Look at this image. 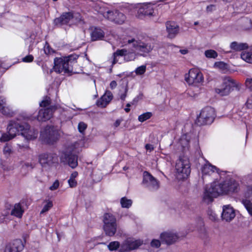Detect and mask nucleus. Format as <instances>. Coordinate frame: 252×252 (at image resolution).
Instances as JSON below:
<instances>
[{
  "mask_svg": "<svg viewBox=\"0 0 252 252\" xmlns=\"http://www.w3.org/2000/svg\"><path fill=\"white\" fill-rule=\"evenodd\" d=\"M240 189L239 182L232 178L226 179L220 183H213L205 187L203 200L209 203L212 202L214 197L220 195L237 193Z\"/></svg>",
  "mask_w": 252,
  "mask_h": 252,
  "instance_id": "f257e3e1",
  "label": "nucleus"
},
{
  "mask_svg": "<svg viewBox=\"0 0 252 252\" xmlns=\"http://www.w3.org/2000/svg\"><path fill=\"white\" fill-rule=\"evenodd\" d=\"M76 56L70 55L63 58L54 59V69L58 73H68L75 72L73 66L76 63Z\"/></svg>",
  "mask_w": 252,
  "mask_h": 252,
  "instance_id": "f03ea898",
  "label": "nucleus"
},
{
  "mask_svg": "<svg viewBox=\"0 0 252 252\" xmlns=\"http://www.w3.org/2000/svg\"><path fill=\"white\" fill-rule=\"evenodd\" d=\"M190 166L189 159L186 157H180L175 165L176 178L179 180L187 178L190 173Z\"/></svg>",
  "mask_w": 252,
  "mask_h": 252,
  "instance_id": "7ed1b4c3",
  "label": "nucleus"
},
{
  "mask_svg": "<svg viewBox=\"0 0 252 252\" xmlns=\"http://www.w3.org/2000/svg\"><path fill=\"white\" fill-rule=\"evenodd\" d=\"M59 131L53 126H46L41 131L40 138L43 142L53 144L59 139Z\"/></svg>",
  "mask_w": 252,
  "mask_h": 252,
  "instance_id": "20e7f679",
  "label": "nucleus"
},
{
  "mask_svg": "<svg viewBox=\"0 0 252 252\" xmlns=\"http://www.w3.org/2000/svg\"><path fill=\"white\" fill-rule=\"evenodd\" d=\"M215 117L214 109L211 107H206L201 110L195 123L198 126L210 125L214 122Z\"/></svg>",
  "mask_w": 252,
  "mask_h": 252,
  "instance_id": "39448f33",
  "label": "nucleus"
},
{
  "mask_svg": "<svg viewBox=\"0 0 252 252\" xmlns=\"http://www.w3.org/2000/svg\"><path fill=\"white\" fill-rule=\"evenodd\" d=\"M103 229L106 234L113 236L116 233L117 228L116 219L110 213H105L103 216Z\"/></svg>",
  "mask_w": 252,
  "mask_h": 252,
  "instance_id": "423d86ee",
  "label": "nucleus"
},
{
  "mask_svg": "<svg viewBox=\"0 0 252 252\" xmlns=\"http://www.w3.org/2000/svg\"><path fill=\"white\" fill-rule=\"evenodd\" d=\"M239 83L229 76H226L223 79L221 86L216 89V92L221 96H225L229 94L234 88H237Z\"/></svg>",
  "mask_w": 252,
  "mask_h": 252,
  "instance_id": "0eeeda50",
  "label": "nucleus"
},
{
  "mask_svg": "<svg viewBox=\"0 0 252 252\" xmlns=\"http://www.w3.org/2000/svg\"><path fill=\"white\" fill-rule=\"evenodd\" d=\"M185 79L189 85L199 86L204 81V77L199 70L192 68L185 75Z\"/></svg>",
  "mask_w": 252,
  "mask_h": 252,
  "instance_id": "6e6552de",
  "label": "nucleus"
},
{
  "mask_svg": "<svg viewBox=\"0 0 252 252\" xmlns=\"http://www.w3.org/2000/svg\"><path fill=\"white\" fill-rule=\"evenodd\" d=\"M127 43L129 45L132 44L134 49L140 52V55L143 56H145L146 54L151 51L153 48V46L151 43L135 38L128 39Z\"/></svg>",
  "mask_w": 252,
  "mask_h": 252,
  "instance_id": "1a4fd4ad",
  "label": "nucleus"
},
{
  "mask_svg": "<svg viewBox=\"0 0 252 252\" xmlns=\"http://www.w3.org/2000/svg\"><path fill=\"white\" fill-rule=\"evenodd\" d=\"M61 161L64 164L74 169L78 165V157L68 148L63 152L61 156Z\"/></svg>",
  "mask_w": 252,
  "mask_h": 252,
  "instance_id": "9d476101",
  "label": "nucleus"
},
{
  "mask_svg": "<svg viewBox=\"0 0 252 252\" xmlns=\"http://www.w3.org/2000/svg\"><path fill=\"white\" fill-rule=\"evenodd\" d=\"M38 161L42 167H47L52 166L54 164L57 163L58 158L55 153H43L39 156Z\"/></svg>",
  "mask_w": 252,
  "mask_h": 252,
  "instance_id": "9b49d317",
  "label": "nucleus"
},
{
  "mask_svg": "<svg viewBox=\"0 0 252 252\" xmlns=\"http://www.w3.org/2000/svg\"><path fill=\"white\" fill-rule=\"evenodd\" d=\"M142 185L152 191L156 190L159 187L158 181L147 171L143 173Z\"/></svg>",
  "mask_w": 252,
  "mask_h": 252,
  "instance_id": "f8f14e48",
  "label": "nucleus"
},
{
  "mask_svg": "<svg viewBox=\"0 0 252 252\" xmlns=\"http://www.w3.org/2000/svg\"><path fill=\"white\" fill-rule=\"evenodd\" d=\"M124 57V60L126 62L133 61L136 57V55L134 53H127L126 49L117 50L113 55L112 64H114L118 62L117 58L118 57Z\"/></svg>",
  "mask_w": 252,
  "mask_h": 252,
  "instance_id": "ddd939ff",
  "label": "nucleus"
},
{
  "mask_svg": "<svg viewBox=\"0 0 252 252\" xmlns=\"http://www.w3.org/2000/svg\"><path fill=\"white\" fill-rule=\"evenodd\" d=\"M24 123L19 122L18 120L10 121L7 126L8 133L9 135L14 138L19 132L21 134L22 129L24 128Z\"/></svg>",
  "mask_w": 252,
  "mask_h": 252,
  "instance_id": "4468645a",
  "label": "nucleus"
},
{
  "mask_svg": "<svg viewBox=\"0 0 252 252\" xmlns=\"http://www.w3.org/2000/svg\"><path fill=\"white\" fill-rule=\"evenodd\" d=\"M104 17L111 21L119 24L123 23L125 20V16L122 13L119 12L117 10H108L104 13Z\"/></svg>",
  "mask_w": 252,
  "mask_h": 252,
  "instance_id": "2eb2a0df",
  "label": "nucleus"
},
{
  "mask_svg": "<svg viewBox=\"0 0 252 252\" xmlns=\"http://www.w3.org/2000/svg\"><path fill=\"white\" fill-rule=\"evenodd\" d=\"M57 107L51 106L49 108L41 109L38 112L37 119L38 121L45 122L49 120L52 116L53 112Z\"/></svg>",
  "mask_w": 252,
  "mask_h": 252,
  "instance_id": "dca6fc26",
  "label": "nucleus"
},
{
  "mask_svg": "<svg viewBox=\"0 0 252 252\" xmlns=\"http://www.w3.org/2000/svg\"><path fill=\"white\" fill-rule=\"evenodd\" d=\"M244 195L246 199L242 201L249 214L252 217V186L247 187Z\"/></svg>",
  "mask_w": 252,
  "mask_h": 252,
  "instance_id": "f3484780",
  "label": "nucleus"
},
{
  "mask_svg": "<svg viewBox=\"0 0 252 252\" xmlns=\"http://www.w3.org/2000/svg\"><path fill=\"white\" fill-rule=\"evenodd\" d=\"M21 135L28 140H32L37 138L38 131L34 128L31 129L30 126L27 123H24Z\"/></svg>",
  "mask_w": 252,
  "mask_h": 252,
  "instance_id": "a211bd4d",
  "label": "nucleus"
},
{
  "mask_svg": "<svg viewBox=\"0 0 252 252\" xmlns=\"http://www.w3.org/2000/svg\"><path fill=\"white\" fill-rule=\"evenodd\" d=\"M142 244L140 240L127 239L121 246V252H126L138 248Z\"/></svg>",
  "mask_w": 252,
  "mask_h": 252,
  "instance_id": "6ab92c4d",
  "label": "nucleus"
},
{
  "mask_svg": "<svg viewBox=\"0 0 252 252\" xmlns=\"http://www.w3.org/2000/svg\"><path fill=\"white\" fill-rule=\"evenodd\" d=\"M23 248L22 241L20 239H16L6 246L4 252H20Z\"/></svg>",
  "mask_w": 252,
  "mask_h": 252,
  "instance_id": "aec40b11",
  "label": "nucleus"
},
{
  "mask_svg": "<svg viewBox=\"0 0 252 252\" xmlns=\"http://www.w3.org/2000/svg\"><path fill=\"white\" fill-rule=\"evenodd\" d=\"M235 217V213L234 209L229 205L223 206L221 214L222 219L227 222L231 221Z\"/></svg>",
  "mask_w": 252,
  "mask_h": 252,
  "instance_id": "412c9836",
  "label": "nucleus"
},
{
  "mask_svg": "<svg viewBox=\"0 0 252 252\" xmlns=\"http://www.w3.org/2000/svg\"><path fill=\"white\" fill-rule=\"evenodd\" d=\"M73 17V14L71 12L63 13L60 17L54 20V23L58 26L67 25L69 23Z\"/></svg>",
  "mask_w": 252,
  "mask_h": 252,
  "instance_id": "4be33fe9",
  "label": "nucleus"
},
{
  "mask_svg": "<svg viewBox=\"0 0 252 252\" xmlns=\"http://www.w3.org/2000/svg\"><path fill=\"white\" fill-rule=\"evenodd\" d=\"M113 97L112 93L110 91H107L97 100L96 105L99 107L104 108L110 103Z\"/></svg>",
  "mask_w": 252,
  "mask_h": 252,
  "instance_id": "5701e85b",
  "label": "nucleus"
},
{
  "mask_svg": "<svg viewBox=\"0 0 252 252\" xmlns=\"http://www.w3.org/2000/svg\"><path fill=\"white\" fill-rule=\"evenodd\" d=\"M178 238L177 234L173 232H165L160 235L161 241L168 245L176 242Z\"/></svg>",
  "mask_w": 252,
  "mask_h": 252,
  "instance_id": "b1692460",
  "label": "nucleus"
},
{
  "mask_svg": "<svg viewBox=\"0 0 252 252\" xmlns=\"http://www.w3.org/2000/svg\"><path fill=\"white\" fill-rule=\"evenodd\" d=\"M0 112L8 117H12L14 115L13 111L6 105L5 98L2 96H0Z\"/></svg>",
  "mask_w": 252,
  "mask_h": 252,
  "instance_id": "393cba45",
  "label": "nucleus"
},
{
  "mask_svg": "<svg viewBox=\"0 0 252 252\" xmlns=\"http://www.w3.org/2000/svg\"><path fill=\"white\" fill-rule=\"evenodd\" d=\"M168 36L173 38L177 35L179 31V27L174 22H167L166 24Z\"/></svg>",
  "mask_w": 252,
  "mask_h": 252,
  "instance_id": "a878e982",
  "label": "nucleus"
},
{
  "mask_svg": "<svg viewBox=\"0 0 252 252\" xmlns=\"http://www.w3.org/2000/svg\"><path fill=\"white\" fill-rule=\"evenodd\" d=\"M178 148L184 153H186L189 150V138L187 135H183L179 139L177 143Z\"/></svg>",
  "mask_w": 252,
  "mask_h": 252,
  "instance_id": "bb28decb",
  "label": "nucleus"
},
{
  "mask_svg": "<svg viewBox=\"0 0 252 252\" xmlns=\"http://www.w3.org/2000/svg\"><path fill=\"white\" fill-rule=\"evenodd\" d=\"M219 171V169L216 166L212 165L209 162H207L202 167V172L203 175H211L215 172L220 173Z\"/></svg>",
  "mask_w": 252,
  "mask_h": 252,
  "instance_id": "cd10ccee",
  "label": "nucleus"
},
{
  "mask_svg": "<svg viewBox=\"0 0 252 252\" xmlns=\"http://www.w3.org/2000/svg\"><path fill=\"white\" fill-rule=\"evenodd\" d=\"M104 33L100 29L95 28L91 33L93 40H100L104 37Z\"/></svg>",
  "mask_w": 252,
  "mask_h": 252,
  "instance_id": "c85d7f7f",
  "label": "nucleus"
},
{
  "mask_svg": "<svg viewBox=\"0 0 252 252\" xmlns=\"http://www.w3.org/2000/svg\"><path fill=\"white\" fill-rule=\"evenodd\" d=\"M23 213L24 210L22 208L21 205L19 203H17L15 204L10 214L20 218L22 217Z\"/></svg>",
  "mask_w": 252,
  "mask_h": 252,
  "instance_id": "c756f323",
  "label": "nucleus"
},
{
  "mask_svg": "<svg viewBox=\"0 0 252 252\" xmlns=\"http://www.w3.org/2000/svg\"><path fill=\"white\" fill-rule=\"evenodd\" d=\"M230 48L236 51H240L248 47L246 43H238L236 41L232 42L230 44Z\"/></svg>",
  "mask_w": 252,
  "mask_h": 252,
  "instance_id": "7c9ffc66",
  "label": "nucleus"
},
{
  "mask_svg": "<svg viewBox=\"0 0 252 252\" xmlns=\"http://www.w3.org/2000/svg\"><path fill=\"white\" fill-rule=\"evenodd\" d=\"M241 58L249 63H252V50L243 52L241 55Z\"/></svg>",
  "mask_w": 252,
  "mask_h": 252,
  "instance_id": "2f4dec72",
  "label": "nucleus"
},
{
  "mask_svg": "<svg viewBox=\"0 0 252 252\" xmlns=\"http://www.w3.org/2000/svg\"><path fill=\"white\" fill-rule=\"evenodd\" d=\"M121 204L123 208H129L132 203L131 199H128L126 197H122L121 199Z\"/></svg>",
  "mask_w": 252,
  "mask_h": 252,
  "instance_id": "473e14b6",
  "label": "nucleus"
},
{
  "mask_svg": "<svg viewBox=\"0 0 252 252\" xmlns=\"http://www.w3.org/2000/svg\"><path fill=\"white\" fill-rule=\"evenodd\" d=\"M152 116L153 114L152 112H147L139 115L138 116V120L139 122L142 123L150 119Z\"/></svg>",
  "mask_w": 252,
  "mask_h": 252,
  "instance_id": "72a5a7b5",
  "label": "nucleus"
},
{
  "mask_svg": "<svg viewBox=\"0 0 252 252\" xmlns=\"http://www.w3.org/2000/svg\"><path fill=\"white\" fill-rule=\"evenodd\" d=\"M140 12L145 15L152 16L154 13V10L151 6H148L146 8L140 9Z\"/></svg>",
  "mask_w": 252,
  "mask_h": 252,
  "instance_id": "f704fd0d",
  "label": "nucleus"
},
{
  "mask_svg": "<svg viewBox=\"0 0 252 252\" xmlns=\"http://www.w3.org/2000/svg\"><path fill=\"white\" fill-rule=\"evenodd\" d=\"M46 204L43 207V209L40 212V214H44V213L48 211L53 207V202L51 201H46Z\"/></svg>",
  "mask_w": 252,
  "mask_h": 252,
  "instance_id": "c9c22d12",
  "label": "nucleus"
},
{
  "mask_svg": "<svg viewBox=\"0 0 252 252\" xmlns=\"http://www.w3.org/2000/svg\"><path fill=\"white\" fill-rule=\"evenodd\" d=\"M120 247V243L118 241L111 242L108 245V248L110 251L117 250Z\"/></svg>",
  "mask_w": 252,
  "mask_h": 252,
  "instance_id": "e433bc0d",
  "label": "nucleus"
},
{
  "mask_svg": "<svg viewBox=\"0 0 252 252\" xmlns=\"http://www.w3.org/2000/svg\"><path fill=\"white\" fill-rule=\"evenodd\" d=\"M205 55L208 58H216L218 56V53L213 50H208L205 52Z\"/></svg>",
  "mask_w": 252,
  "mask_h": 252,
  "instance_id": "4c0bfd02",
  "label": "nucleus"
},
{
  "mask_svg": "<svg viewBox=\"0 0 252 252\" xmlns=\"http://www.w3.org/2000/svg\"><path fill=\"white\" fill-rule=\"evenodd\" d=\"M9 217V213L5 212L0 216V221L2 222L7 223L10 220Z\"/></svg>",
  "mask_w": 252,
  "mask_h": 252,
  "instance_id": "58836bf2",
  "label": "nucleus"
},
{
  "mask_svg": "<svg viewBox=\"0 0 252 252\" xmlns=\"http://www.w3.org/2000/svg\"><path fill=\"white\" fill-rule=\"evenodd\" d=\"M146 70V66L145 65H141L135 70V72L137 75H143L145 73Z\"/></svg>",
  "mask_w": 252,
  "mask_h": 252,
  "instance_id": "ea45409f",
  "label": "nucleus"
},
{
  "mask_svg": "<svg viewBox=\"0 0 252 252\" xmlns=\"http://www.w3.org/2000/svg\"><path fill=\"white\" fill-rule=\"evenodd\" d=\"M3 153L5 156H9L12 153L11 146L6 144L3 148Z\"/></svg>",
  "mask_w": 252,
  "mask_h": 252,
  "instance_id": "a19ab883",
  "label": "nucleus"
},
{
  "mask_svg": "<svg viewBox=\"0 0 252 252\" xmlns=\"http://www.w3.org/2000/svg\"><path fill=\"white\" fill-rule=\"evenodd\" d=\"M51 103V99L49 97L45 96L43 100L40 103L41 107H46L49 106Z\"/></svg>",
  "mask_w": 252,
  "mask_h": 252,
  "instance_id": "79ce46f5",
  "label": "nucleus"
},
{
  "mask_svg": "<svg viewBox=\"0 0 252 252\" xmlns=\"http://www.w3.org/2000/svg\"><path fill=\"white\" fill-rule=\"evenodd\" d=\"M13 138L9 134H7L6 133L3 134L1 137L0 138V141L2 142H4L10 140L11 139Z\"/></svg>",
  "mask_w": 252,
  "mask_h": 252,
  "instance_id": "37998d69",
  "label": "nucleus"
},
{
  "mask_svg": "<svg viewBox=\"0 0 252 252\" xmlns=\"http://www.w3.org/2000/svg\"><path fill=\"white\" fill-rule=\"evenodd\" d=\"M87 127V125L83 122L79 123L78 126V130L81 133L83 132Z\"/></svg>",
  "mask_w": 252,
  "mask_h": 252,
  "instance_id": "c03bdc74",
  "label": "nucleus"
},
{
  "mask_svg": "<svg viewBox=\"0 0 252 252\" xmlns=\"http://www.w3.org/2000/svg\"><path fill=\"white\" fill-rule=\"evenodd\" d=\"M33 57L32 55H29L22 59V61L25 63H31L33 60Z\"/></svg>",
  "mask_w": 252,
  "mask_h": 252,
  "instance_id": "a18cd8bd",
  "label": "nucleus"
},
{
  "mask_svg": "<svg viewBox=\"0 0 252 252\" xmlns=\"http://www.w3.org/2000/svg\"><path fill=\"white\" fill-rule=\"evenodd\" d=\"M59 185L60 183L59 181L57 180L54 182L53 185L50 187L49 189L51 190H55L59 188Z\"/></svg>",
  "mask_w": 252,
  "mask_h": 252,
  "instance_id": "49530a36",
  "label": "nucleus"
},
{
  "mask_svg": "<svg viewBox=\"0 0 252 252\" xmlns=\"http://www.w3.org/2000/svg\"><path fill=\"white\" fill-rule=\"evenodd\" d=\"M246 106L249 109H252V94L248 97Z\"/></svg>",
  "mask_w": 252,
  "mask_h": 252,
  "instance_id": "de8ad7c7",
  "label": "nucleus"
},
{
  "mask_svg": "<svg viewBox=\"0 0 252 252\" xmlns=\"http://www.w3.org/2000/svg\"><path fill=\"white\" fill-rule=\"evenodd\" d=\"M208 214L209 216V219L212 220H215L217 218L216 214L212 211H209Z\"/></svg>",
  "mask_w": 252,
  "mask_h": 252,
  "instance_id": "09e8293b",
  "label": "nucleus"
},
{
  "mask_svg": "<svg viewBox=\"0 0 252 252\" xmlns=\"http://www.w3.org/2000/svg\"><path fill=\"white\" fill-rule=\"evenodd\" d=\"M151 246L158 248L160 246V242L158 240H153L151 243Z\"/></svg>",
  "mask_w": 252,
  "mask_h": 252,
  "instance_id": "8fccbe9b",
  "label": "nucleus"
},
{
  "mask_svg": "<svg viewBox=\"0 0 252 252\" xmlns=\"http://www.w3.org/2000/svg\"><path fill=\"white\" fill-rule=\"evenodd\" d=\"M215 65L218 68L222 69L226 68V64L222 62L215 63Z\"/></svg>",
  "mask_w": 252,
  "mask_h": 252,
  "instance_id": "3c124183",
  "label": "nucleus"
},
{
  "mask_svg": "<svg viewBox=\"0 0 252 252\" xmlns=\"http://www.w3.org/2000/svg\"><path fill=\"white\" fill-rule=\"evenodd\" d=\"M68 183L70 188H74L77 185V182L75 179L69 178L68 180Z\"/></svg>",
  "mask_w": 252,
  "mask_h": 252,
  "instance_id": "603ef678",
  "label": "nucleus"
},
{
  "mask_svg": "<svg viewBox=\"0 0 252 252\" xmlns=\"http://www.w3.org/2000/svg\"><path fill=\"white\" fill-rule=\"evenodd\" d=\"M245 84L247 88L252 90V78H247L245 81Z\"/></svg>",
  "mask_w": 252,
  "mask_h": 252,
  "instance_id": "864d4df0",
  "label": "nucleus"
},
{
  "mask_svg": "<svg viewBox=\"0 0 252 252\" xmlns=\"http://www.w3.org/2000/svg\"><path fill=\"white\" fill-rule=\"evenodd\" d=\"M216 9V6L214 4H211L206 7V11L207 12H211Z\"/></svg>",
  "mask_w": 252,
  "mask_h": 252,
  "instance_id": "5fc2aeb1",
  "label": "nucleus"
},
{
  "mask_svg": "<svg viewBox=\"0 0 252 252\" xmlns=\"http://www.w3.org/2000/svg\"><path fill=\"white\" fill-rule=\"evenodd\" d=\"M18 147V151L20 152H22L23 150H27L29 148V146L28 145H21L17 144Z\"/></svg>",
  "mask_w": 252,
  "mask_h": 252,
  "instance_id": "6e6d98bb",
  "label": "nucleus"
},
{
  "mask_svg": "<svg viewBox=\"0 0 252 252\" xmlns=\"http://www.w3.org/2000/svg\"><path fill=\"white\" fill-rule=\"evenodd\" d=\"M50 48L49 44L47 42H46L45 45L44 46V51L45 54H49L51 52L50 51Z\"/></svg>",
  "mask_w": 252,
  "mask_h": 252,
  "instance_id": "4d7b16f0",
  "label": "nucleus"
},
{
  "mask_svg": "<svg viewBox=\"0 0 252 252\" xmlns=\"http://www.w3.org/2000/svg\"><path fill=\"white\" fill-rule=\"evenodd\" d=\"M123 121V119L121 118V119H117L116 122H115V123L114 124V126L115 127H118L120 124L121 123V122Z\"/></svg>",
  "mask_w": 252,
  "mask_h": 252,
  "instance_id": "13d9d810",
  "label": "nucleus"
},
{
  "mask_svg": "<svg viewBox=\"0 0 252 252\" xmlns=\"http://www.w3.org/2000/svg\"><path fill=\"white\" fill-rule=\"evenodd\" d=\"M25 166L28 168L30 169H32L34 167V164L31 163V162H26L24 164Z\"/></svg>",
  "mask_w": 252,
  "mask_h": 252,
  "instance_id": "bf43d9fd",
  "label": "nucleus"
},
{
  "mask_svg": "<svg viewBox=\"0 0 252 252\" xmlns=\"http://www.w3.org/2000/svg\"><path fill=\"white\" fill-rule=\"evenodd\" d=\"M145 148L147 151H149L150 152L154 150L153 146L150 144H147L145 145Z\"/></svg>",
  "mask_w": 252,
  "mask_h": 252,
  "instance_id": "052dcab7",
  "label": "nucleus"
},
{
  "mask_svg": "<svg viewBox=\"0 0 252 252\" xmlns=\"http://www.w3.org/2000/svg\"><path fill=\"white\" fill-rule=\"evenodd\" d=\"M117 83L115 81H112L110 83V86L112 89H113L117 86Z\"/></svg>",
  "mask_w": 252,
  "mask_h": 252,
  "instance_id": "680f3d73",
  "label": "nucleus"
},
{
  "mask_svg": "<svg viewBox=\"0 0 252 252\" xmlns=\"http://www.w3.org/2000/svg\"><path fill=\"white\" fill-rule=\"evenodd\" d=\"M78 176V172L76 171L73 172L70 175V178L72 179H75V178Z\"/></svg>",
  "mask_w": 252,
  "mask_h": 252,
  "instance_id": "e2e57ef3",
  "label": "nucleus"
},
{
  "mask_svg": "<svg viewBox=\"0 0 252 252\" xmlns=\"http://www.w3.org/2000/svg\"><path fill=\"white\" fill-rule=\"evenodd\" d=\"M126 90L125 89L124 93L121 94L120 98L122 100H124L126 97Z\"/></svg>",
  "mask_w": 252,
  "mask_h": 252,
  "instance_id": "0e129e2a",
  "label": "nucleus"
},
{
  "mask_svg": "<svg viewBox=\"0 0 252 252\" xmlns=\"http://www.w3.org/2000/svg\"><path fill=\"white\" fill-rule=\"evenodd\" d=\"M188 52L189 51L187 49H182L180 50V52L183 55L187 54Z\"/></svg>",
  "mask_w": 252,
  "mask_h": 252,
  "instance_id": "69168bd1",
  "label": "nucleus"
},
{
  "mask_svg": "<svg viewBox=\"0 0 252 252\" xmlns=\"http://www.w3.org/2000/svg\"><path fill=\"white\" fill-rule=\"evenodd\" d=\"M215 1H217V0H215ZM222 1H223L224 2H229L230 1V0H221Z\"/></svg>",
  "mask_w": 252,
  "mask_h": 252,
  "instance_id": "338daca9",
  "label": "nucleus"
},
{
  "mask_svg": "<svg viewBox=\"0 0 252 252\" xmlns=\"http://www.w3.org/2000/svg\"><path fill=\"white\" fill-rule=\"evenodd\" d=\"M125 110L126 112H128L130 111V109L128 108H126L125 109Z\"/></svg>",
  "mask_w": 252,
  "mask_h": 252,
  "instance_id": "774afa93",
  "label": "nucleus"
}]
</instances>
